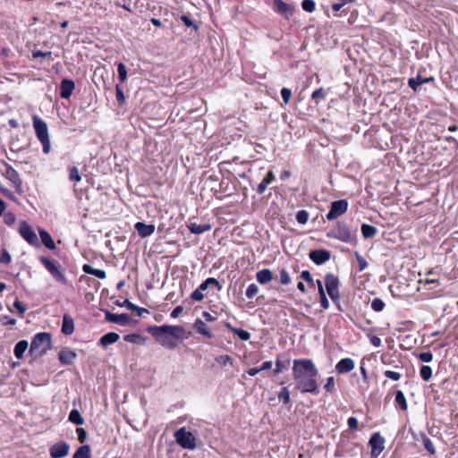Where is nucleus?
<instances>
[{
  "instance_id": "obj_1",
  "label": "nucleus",
  "mask_w": 458,
  "mask_h": 458,
  "mask_svg": "<svg viewBox=\"0 0 458 458\" xmlns=\"http://www.w3.org/2000/svg\"><path fill=\"white\" fill-rule=\"evenodd\" d=\"M157 343L167 349H175L178 341L183 338L185 329L182 326H149L146 328Z\"/></svg>"
},
{
  "instance_id": "obj_2",
  "label": "nucleus",
  "mask_w": 458,
  "mask_h": 458,
  "mask_svg": "<svg viewBox=\"0 0 458 458\" xmlns=\"http://www.w3.org/2000/svg\"><path fill=\"white\" fill-rule=\"evenodd\" d=\"M52 335L50 333L40 332L34 335L29 352L35 359L47 353L51 348Z\"/></svg>"
},
{
  "instance_id": "obj_3",
  "label": "nucleus",
  "mask_w": 458,
  "mask_h": 458,
  "mask_svg": "<svg viewBox=\"0 0 458 458\" xmlns=\"http://www.w3.org/2000/svg\"><path fill=\"white\" fill-rule=\"evenodd\" d=\"M327 236L345 243L356 244L357 242L355 232H352L349 225L343 222H336L332 229L327 233Z\"/></svg>"
},
{
  "instance_id": "obj_4",
  "label": "nucleus",
  "mask_w": 458,
  "mask_h": 458,
  "mask_svg": "<svg viewBox=\"0 0 458 458\" xmlns=\"http://www.w3.org/2000/svg\"><path fill=\"white\" fill-rule=\"evenodd\" d=\"M318 370L311 360L298 359L293 360V378H302L308 376L317 377Z\"/></svg>"
},
{
  "instance_id": "obj_5",
  "label": "nucleus",
  "mask_w": 458,
  "mask_h": 458,
  "mask_svg": "<svg viewBox=\"0 0 458 458\" xmlns=\"http://www.w3.org/2000/svg\"><path fill=\"white\" fill-rule=\"evenodd\" d=\"M32 120H33V126L35 129L37 138L38 139V140L41 142V144L43 146V152L45 154H48L51 147H50L47 125L38 115H34Z\"/></svg>"
},
{
  "instance_id": "obj_6",
  "label": "nucleus",
  "mask_w": 458,
  "mask_h": 458,
  "mask_svg": "<svg viewBox=\"0 0 458 458\" xmlns=\"http://www.w3.org/2000/svg\"><path fill=\"white\" fill-rule=\"evenodd\" d=\"M39 261L56 282L62 284H67V279L62 272L61 265L58 261L45 256L39 257Z\"/></svg>"
},
{
  "instance_id": "obj_7",
  "label": "nucleus",
  "mask_w": 458,
  "mask_h": 458,
  "mask_svg": "<svg viewBox=\"0 0 458 458\" xmlns=\"http://www.w3.org/2000/svg\"><path fill=\"white\" fill-rule=\"evenodd\" d=\"M317 377L308 376L302 378H294L296 381L295 388L301 394H311L314 395L318 394L319 388L317 381Z\"/></svg>"
},
{
  "instance_id": "obj_8",
  "label": "nucleus",
  "mask_w": 458,
  "mask_h": 458,
  "mask_svg": "<svg viewBox=\"0 0 458 458\" xmlns=\"http://www.w3.org/2000/svg\"><path fill=\"white\" fill-rule=\"evenodd\" d=\"M325 286L333 302L337 304V308L339 310H342L340 305L338 304V301L340 300L338 276L331 273L327 274L325 276Z\"/></svg>"
},
{
  "instance_id": "obj_9",
  "label": "nucleus",
  "mask_w": 458,
  "mask_h": 458,
  "mask_svg": "<svg viewBox=\"0 0 458 458\" xmlns=\"http://www.w3.org/2000/svg\"><path fill=\"white\" fill-rule=\"evenodd\" d=\"M174 437L177 444L184 449L193 450L197 446L195 436L191 432L187 431L184 427L177 429Z\"/></svg>"
},
{
  "instance_id": "obj_10",
  "label": "nucleus",
  "mask_w": 458,
  "mask_h": 458,
  "mask_svg": "<svg viewBox=\"0 0 458 458\" xmlns=\"http://www.w3.org/2000/svg\"><path fill=\"white\" fill-rule=\"evenodd\" d=\"M19 233L31 246L39 247L40 243L36 233L26 221H21L19 226Z\"/></svg>"
},
{
  "instance_id": "obj_11",
  "label": "nucleus",
  "mask_w": 458,
  "mask_h": 458,
  "mask_svg": "<svg viewBox=\"0 0 458 458\" xmlns=\"http://www.w3.org/2000/svg\"><path fill=\"white\" fill-rule=\"evenodd\" d=\"M348 201L346 199L335 200L330 205V209L327 214V219L333 221L344 215L348 209Z\"/></svg>"
},
{
  "instance_id": "obj_12",
  "label": "nucleus",
  "mask_w": 458,
  "mask_h": 458,
  "mask_svg": "<svg viewBox=\"0 0 458 458\" xmlns=\"http://www.w3.org/2000/svg\"><path fill=\"white\" fill-rule=\"evenodd\" d=\"M5 172L4 176L9 180L14 186L16 191L19 194L23 192L22 191V181L20 177L19 173L9 164L4 163Z\"/></svg>"
},
{
  "instance_id": "obj_13",
  "label": "nucleus",
  "mask_w": 458,
  "mask_h": 458,
  "mask_svg": "<svg viewBox=\"0 0 458 458\" xmlns=\"http://www.w3.org/2000/svg\"><path fill=\"white\" fill-rule=\"evenodd\" d=\"M371 448V456L377 458L385 449V438L379 432L373 433L369 440Z\"/></svg>"
},
{
  "instance_id": "obj_14",
  "label": "nucleus",
  "mask_w": 458,
  "mask_h": 458,
  "mask_svg": "<svg viewBox=\"0 0 458 458\" xmlns=\"http://www.w3.org/2000/svg\"><path fill=\"white\" fill-rule=\"evenodd\" d=\"M70 445L67 442L59 441L49 448L51 458H64L68 455Z\"/></svg>"
},
{
  "instance_id": "obj_15",
  "label": "nucleus",
  "mask_w": 458,
  "mask_h": 458,
  "mask_svg": "<svg viewBox=\"0 0 458 458\" xmlns=\"http://www.w3.org/2000/svg\"><path fill=\"white\" fill-rule=\"evenodd\" d=\"M105 319L108 322L118 324L120 326H127L131 322V318L129 314H114L110 310H105Z\"/></svg>"
},
{
  "instance_id": "obj_16",
  "label": "nucleus",
  "mask_w": 458,
  "mask_h": 458,
  "mask_svg": "<svg viewBox=\"0 0 458 458\" xmlns=\"http://www.w3.org/2000/svg\"><path fill=\"white\" fill-rule=\"evenodd\" d=\"M309 258L316 265H322L330 259L331 252L325 249L312 250L309 253Z\"/></svg>"
},
{
  "instance_id": "obj_17",
  "label": "nucleus",
  "mask_w": 458,
  "mask_h": 458,
  "mask_svg": "<svg viewBox=\"0 0 458 458\" xmlns=\"http://www.w3.org/2000/svg\"><path fill=\"white\" fill-rule=\"evenodd\" d=\"M272 8L274 12L284 16L286 19H289V17L293 15L294 11V8L292 5L284 3L283 0H274Z\"/></svg>"
},
{
  "instance_id": "obj_18",
  "label": "nucleus",
  "mask_w": 458,
  "mask_h": 458,
  "mask_svg": "<svg viewBox=\"0 0 458 458\" xmlns=\"http://www.w3.org/2000/svg\"><path fill=\"white\" fill-rule=\"evenodd\" d=\"M74 89V81L70 79H64L60 84V97L64 99H69Z\"/></svg>"
},
{
  "instance_id": "obj_19",
  "label": "nucleus",
  "mask_w": 458,
  "mask_h": 458,
  "mask_svg": "<svg viewBox=\"0 0 458 458\" xmlns=\"http://www.w3.org/2000/svg\"><path fill=\"white\" fill-rule=\"evenodd\" d=\"M77 358V353L67 348H63L58 353V360L62 365H72Z\"/></svg>"
},
{
  "instance_id": "obj_20",
  "label": "nucleus",
  "mask_w": 458,
  "mask_h": 458,
  "mask_svg": "<svg viewBox=\"0 0 458 458\" xmlns=\"http://www.w3.org/2000/svg\"><path fill=\"white\" fill-rule=\"evenodd\" d=\"M134 228L141 238H145L151 235L155 231L154 225H146L143 222H137L134 225Z\"/></svg>"
},
{
  "instance_id": "obj_21",
  "label": "nucleus",
  "mask_w": 458,
  "mask_h": 458,
  "mask_svg": "<svg viewBox=\"0 0 458 458\" xmlns=\"http://www.w3.org/2000/svg\"><path fill=\"white\" fill-rule=\"evenodd\" d=\"M61 332L65 335H71L74 332V320L67 313L63 316Z\"/></svg>"
},
{
  "instance_id": "obj_22",
  "label": "nucleus",
  "mask_w": 458,
  "mask_h": 458,
  "mask_svg": "<svg viewBox=\"0 0 458 458\" xmlns=\"http://www.w3.org/2000/svg\"><path fill=\"white\" fill-rule=\"evenodd\" d=\"M354 368V361L351 359V358H344V359H342L340 360L336 366H335V370L338 372V373H348L350 372L351 370H352Z\"/></svg>"
},
{
  "instance_id": "obj_23",
  "label": "nucleus",
  "mask_w": 458,
  "mask_h": 458,
  "mask_svg": "<svg viewBox=\"0 0 458 458\" xmlns=\"http://www.w3.org/2000/svg\"><path fill=\"white\" fill-rule=\"evenodd\" d=\"M193 329L196 331V333L202 335L209 339L214 337V335L209 331L206 323L200 318L196 319L193 324Z\"/></svg>"
},
{
  "instance_id": "obj_24",
  "label": "nucleus",
  "mask_w": 458,
  "mask_h": 458,
  "mask_svg": "<svg viewBox=\"0 0 458 458\" xmlns=\"http://www.w3.org/2000/svg\"><path fill=\"white\" fill-rule=\"evenodd\" d=\"M38 233L42 242V244L47 248L48 250H54L56 248V245L49 234V233L44 229H39Z\"/></svg>"
},
{
  "instance_id": "obj_25",
  "label": "nucleus",
  "mask_w": 458,
  "mask_h": 458,
  "mask_svg": "<svg viewBox=\"0 0 458 458\" xmlns=\"http://www.w3.org/2000/svg\"><path fill=\"white\" fill-rule=\"evenodd\" d=\"M120 338V335L115 332H109L105 334L99 339L98 344L106 347L110 344L116 343Z\"/></svg>"
},
{
  "instance_id": "obj_26",
  "label": "nucleus",
  "mask_w": 458,
  "mask_h": 458,
  "mask_svg": "<svg viewBox=\"0 0 458 458\" xmlns=\"http://www.w3.org/2000/svg\"><path fill=\"white\" fill-rule=\"evenodd\" d=\"M187 228L191 233L201 234L205 232L210 231L212 226L210 224L198 225L196 223H190L187 225Z\"/></svg>"
},
{
  "instance_id": "obj_27",
  "label": "nucleus",
  "mask_w": 458,
  "mask_h": 458,
  "mask_svg": "<svg viewBox=\"0 0 458 458\" xmlns=\"http://www.w3.org/2000/svg\"><path fill=\"white\" fill-rule=\"evenodd\" d=\"M256 278L260 284H266L273 279V273L270 269L264 268L257 272Z\"/></svg>"
},
{
  "instance_id": "obj_28",
  "label": "nucleus",
  "mask_w": 458,
  "mask_h": 458,
  "mask_svg": "<svg viewBox=\"0 0 458 458\" xmlns=\"http://www.w3.org/2000/svg\"><path fill=\"white\" fill-rule=\"evenodd\" d=\"M82 270L89 275L94 276L99 279H105L106 276V271L93 267L89 264H84Z\"/></svg>"
},
{
  "instance_id": "obj_29",
  "label": "nucleus",
  "mask_w": 458,
  "mask_h": 458,
  "mask_svg": "<svg viewBox=\"0 0 458 458\" xmlns=\"http://www.w3.org/2000/svg\"><path fill=\"white\" fill-rule=\"evenodd\" d=\"M29 347V343L28 341L26 340H21L19 341L15 346H14V350H13V353H14V356L17 358V359H22L23 358V355H24V352H26V350L28 349Z\"/></svg>"
},
{
  "instance_id": "obj_30",
  "label": "nucleus",
  "mask_w": 458,
  "mask_h": 458,
  "mask_svg": "<svg viewBox=\"0 0 458 458\" xmlns=\"http://www.w3.org/2000/svg\"><path fill=\"white\" fill-rule=\"evenodd\" d=\"M72 458H91V448L89 445H81L73 454Z\"/></svg>"
},
{
  "instance_id": "obj_31",
  "label": "nucleus",
  "mask_w": 458,
  "mask_h": 458,
  "mask_svg": "<svg viewBox=\"0 0 458 458\" xmlns=\"http://www.w3.org/2000/svg\"><path fill=\"white\" fill-rule=\"evenodd\" d=\"M394 403L402 411H406L408 408L406 398L401 390L395 392Z\"/></svg>"
},
{
  "instance_id": "obj_32",
  "label": "nucleus",
  "mask_w": 458,
  "mask_h": 458,
  "mask_svg": "<svg viewBox=\"0 0 458 458\" xmlns=\"http://www.w3.org/2000/svg\"><path fill=\"white\" fill-rule=\"evenodd\" d=\"M360 230H361L362 236L365 239L373 238L377 233V229L375 226L368 225V224H362Z\"/></svg>"
},
{
  "instance_id": "obj_33",
  "label": "nucleus",
  "mask_w": 458,
  "mask_h": 458,
  "mask_svg": "<svg viewBox=\"0 0 458 458\" xmlns=\"http://www.w3.org/2000/svg\"><path fill=\"white\" fill-rule=\"evenodd\" d=\"M123 340L127 343L136 344H143L145 343V337H143L141 335L133 333L125 335L123 336Z\"/></svg>"
},
{
  "instance_id": "obj_34",
  "label": "nucleus",
  "mask_w": 458,
  "mask_h": 458,
  "mask_svg": "<svg viewBox=\"0 0 458 458\" xmlns=\"http://www.w3.org/2000/svg\"><path fill=\"white\" fill-rule=\"evenodd\" d=\"M69 421H71L76 426H81L84 423V419L82 418L81 412L78 410L73 409L70 411Z\"/></svg>"
},
{
  "instance_id": "obj_35",
  "label": "nucleus",
  "mask_w": 458,
  "mask_h": 458,
  "mask_svg": "<svg viewBox=\"0 0 458 458\" xmlns=\"http://www.w3.org/2000/svg\"><path fill=\"white\" fill-rule=\"evenodd\" d=\"M291 362L290 358H287L285 361H283L280 360V355H277L276 360V369L274 370L275 374H279L283 372L284 370H286L289 367Z\"/></svg>"
},
{
  "instance_id": "obj_36",
  "label": "nucleus",
  "mask_w": 458,
  "mask_h": 458,
  "mask_svg": "<svg viewBox=\"0 0 458 458\" xmlns=\"http://www.w3.org/2000/svg\"><path fill=\"white\" fill-rule=\"evenodd\" d=\"M343 452L354 455L357 450L361 449V445L359 443L347 442L345 445H342Z\"/></svg>"
},
{
  "instance_id": "obj_37",
  "label": "nucleus",
  "mask_w": 458,
  "mask_h": 458,
  "mask_svg": "<svg viewBox=\"0 0 458 458\" xmlns=\"http://www.w3.org/2000/svg\"><path fill=\"white\" fill-rule=\"evenodd\" d=\"M420 439H421V442L423 444V446L424 448L430 454H436V449L433 445V443L431 442V440L427 437V435L425 433H420Z\"/></svg>"
},
{
  "instance_id": "obj_38",
  "label": "nucleus",
  "mask_w": 458,
  "mask_h": 458,
  "mask_svg": "<svg viewBox=\"0 0 458 458\" xmlns=\"http://www.w3.org/2000/svg\"><path fill=\"white\" fill-rule=\"evenodd\" d=\"M424 81L423 77L418 74L415 78H410L408 80V85L412 90L417 91L419 87L424 84Z\"/></svg>"
},
{
  "instance_id": "obj_39",
  "label": "nucleus",
  "mask_w": 458,
  "mask_h": 458,
  "mask_svg": "<svg viewBox=\"0 0 458 458\" xmlns=\"http://www.w3.org/2000/svg\"><path fill=\"white\" fill-rule=\"evenodd\" d=\"M420 375L424 381H428L432 377V369L428 365H423L420 369Z\"/></svg>"
},
{
  "instance_id": "obj_40",
  "label": "nucleus",
  "mask_w": 458,
  "mask_h": 458,
  "mask_svg": "<svg viewBox=\"0 0 458 458\" xmlns=\"http://www.w3.org/2000/svg\"><path fill=\"white\" fill-rule=\"evenodd\" d=\"M31 55L34 59L42 57V58H47L49 61L53 60L52 52H50V51L43 52L41 50L33 49L31 52Z\"/></svg>"
},
{
  "instance_id": "obj_41",
  "label": "nucleus",
  "mask_w": 458,
  "mask_h": 458,
  "mask_svg": "<svg viewBox=\"0 0 458 458\" xmlns=\"http://www.w3.org/2000/svg\"><path fill=\"white\" fill-rule=\"evenodd\" d=\"M278 399L283 402L284 404H288L291 401L290 392L287 387H283L277 394Z\"/></svg>"
},
{
  "instance_id": "obj_42",
  "label": "nucleus",
  "mask_w": 458,
  "mask_h": 458,
  "mask_svg": "<svg viewBox=\"0 0 458 458\" xmlns=\"http://www.w3.org/2000/svg\"><path fill=\"white\" fill-rule=\"evenodd\" d=\"M118 78L121 82H124L127 79V69L123 63L117 64Z\"/></svg>"
},
{
  "instance_id": "obj_43",
  "label": "nucleus",
  "mask_w": 458,
  "mask_h": 458,
  "mask_svg": "<svg viewBox=\"0 0 458 458\" xmlns=\"http://www.w3.org/2000/svg\"><path fill=\"white\" fill-rule=\"evenodd\" d=\"M279 282L283 285H287L291 283L289 273L284 268L279 271Z\"/></svg>"
},
{
  "instance_id": "obj_44",
  "label": "nucleus",
  "mask_w": 458,
  "mask_h": 458,
  "mask_svg": "<svg viewBox=\"0 0 458 458\" xmlns=\"http://www.w3.org/2000/svg\"><path fill=\"white\" fill-rule=\"evenodd\" d=\"M115 96L119 106H123L125 104V96L120 85L115 86Z\"/></svg>"
},
{
  "instance_id": "obj_45",
  "label": "nucleus",
  "mask_w": 458,
  "mask_h": 458,
  "mask_svg": "<svg viewBox=\"0 0 458 458\" xmlns=\"http://www.w3.org/2000/svg\"><path fill=\"white\" fill-rule=\"evenodd\" d=\"M69 179L73 182H80L81 180V176L76 166L69 167Z\"/></svg>"
},
{
  "instance_id": "obj_46",
  "label": "nucleus",
  "mask_w": 458,
  "mask_h": 458,
  "mask_svg": "<svg viewBox=\"0 0 458 458\" xmlns=\"http://www.w3.org/2000/svg\"><path fill=\"white\" fill-rule=\"evenodd\" d=\"M296 220L299 224L305 225L309 220L308 211L302 209L297 212Z\"/></svg>"
},
{
  "instance_id": "obj_47",
  "label": "nucleus",
  "mask_w": 458,
  "mask_h": 458,
  "mask_svg": "<svg viewBox=\"0 0 458 458\" xmlns=\"http://www.w3.org/2000/svg\"><path fill=\"white\" fill-rule=\"evenodd\" d=\"M300 278L304 280L310 286L314 287L315 282L309 270H303L300 275Z\"/></svg>"
},
{
  "instance_id": "obj_48",
  "label": "nucleus",
  "mask_w": 458,
  "mask_h": 458,
  "mask_svg": "<svg viewBox=\"0 0 458 458\" xmlns=\"http://www.w3.org/2000/svg\"><path fill=\"white\" fill-rule=\"evenodd\" d=\"M371 308L374 311H382L385 308V302L379 298H375L371 302Z\"/></svg>"
},
{
  "instance_id": "obj_49",
  "label": "nucleus",
  "mask_w": 458,
  "mask_h": 458,
  "mask_svg": "<svg viewBox=\"0 0 458 458\" xmlns=\"http://www.w3.org/2000/svg\"><path fill=\"white\" fill-rule=\"evenodd\" d=\"M301 7L305 12L312 13L316 8V4L313 0H303Z\"/></svg>"
},
{
  "instance_id": "obj_50",
  "label": "nucleus",
  "mask_w": 458,
  "mask_h": 458,
  "mask_svg": "<svg viewBox=\"0 0 458 458\" xmlns=\"http://www.w3.org/2000/svg\"><path fill=\"white\" fill-rule=\"evenodd\" d=\"M233 334L236 335L241 340L248 341L250 338V334L242 328L233 329Z\"/></svg>"
},
{
  "instance_id": "obj_51",
  "label": "nucleus",
  "mask_w": 458,
  "mask_h": 458,
  "mask_svg": "<svg viewBox=\"0 0 458 458\" xmlns=\"http://www.w3.org/2000/svg\"><path fill=\"white\" fill-rule=\"evenodd\" d=\"M354 255L358 262L359 271L361 272L368 267V262L358 251H355Z\"/></svg>"
},
{
  "instance_id": "obj_52",
  "label": "nucleus",
  "mask_w": 458,
  "mask_h": 458,
  "mask_svg": "<svg viewBox=\"0 0 458 458\" xmlns=\"http://www.w3.org/2000/svg\"><path fill=\"white\" fill-rule=\"evenodd\" d=\"M181 20L186 27H192L195 31L199 30V26L188 15H182Z\"/></svg>"
},
{
  "instance_id": "obj_53",
  "label": "nucleus",
  "mask_w": 458,
  "mask_h": 458,
  "mask_svg": "<svg viewBox=\"0 0 458 458\" xmlns=\"http://www.w3.org/2000/svg\"><path fill=\"white\" fill-rule=\"evenodd\" d=\"M13 307L17 310V311L19 313V316L21 318H23L24 313L27 310V307L21 301H20L19 300H16L13 302Z\"/></svg>"
},
{
  "instance_id": "obj_54",
  "label": "nucleus",
  "mask_w": 458,
  "mask_h": 458,
  "mask_svg": "<svg viewBox=\"0 0 458 458\" xmlns=\"http://www.w3.org/2000/svg\"><path fill=\"white\" fill-rule=\"evenodd\" d=\"M324 388L326 389V391L327 393H330V394L335 393V379L333 377H329L327 379V383L325 384Z\"/></svg>"
},
{
  "instance_id": "obj_55",
  "label": "nucleus",
  "mask_w": 458,
  "mask_h": 458,
  "mask_svg": "<svg viewBox=\"0 0 458 458\" xmlns=\"http://www.w3.org/2000/svg\"><path fill=\"white\" fill-rule=\"evenodd\" d=\"M12 260L11 255L5 248L2 249L0 256V263L9 264Z\"/></svg>"
},
{
  "instance_id": "obj_56",
  "label": "nucleus",
  "mask_w": 458,
  "mask_h": 458,
  "mask_svg": "<svg viewBox=\"0 0 458 458\" xmlns=\"http://www.w3.org/2000/svg\"><path fill=\"white\" fill-rule=\"evenodd\" d=\"M311 98L315 100L318 103V99H325L326 98V93L324 92L323 88H319L313 91L311 95Z\"/></svg>"
},
{
  "instance_id": "obj_57",
  "label": "nucleus",
  "mask_w": 458,
  "mask_h": 458,
  "mask_svg": "<svg viewBox=\"0 0 458 458\" xmlns=\"http://www.w3.org/2000/svg\"><path fill=\"white\" fill-rule=\"evenodd\" d=\"M259 288L255 284H251L246 290V296L248 299H252L258 293Z\"/></svg>"
},
{
  "instance_id": "obj_58",
  "label": "nucleus",
  "mask_w": 458,
  "mask_h": 458,
  "mask_svg": "<svg viewBox=\"0 0 458 458\" xmlns=\"http://www.w3.org/2000/svg\"><path fill=\"white\" fill-rule=\"evenodd\" d=\"M216 361L221 365L233 364V359L229 355H220L216 358Z\"/></svg>"
},
{
  "instance_id": "obj_59",
  "label": "nucleus",
  "mask_w": 458,
  "mask_h": 458,
  "mask_svg": "<svg viewBox=\"0 0 458 458\" xmlns=\"http://www.w3.org/2000/svg\"><path fill=\"white\" fill-rule=\"evenodd\" d=\"M281 96L284 103L287 105L292 98V90L288 88H283L281 89Z\"/></svg>"
},
{
  "instance_id": "obj_60",
  "label": "nucleus",
  "mask_w": 458,
  "mask_h": 458,
  "mask_svg": "<svg viewBox=\"0 0 458 458\" xmlns=\"http://www.w3.org/2000/svg\"><path fill=\"white\" fill-rule=\"evenodd\" d=\"M418 358L422 362H430L433 360V354L430 352H420Z\"/></svg>"
},
{
  "instance_id": "obj_61",
  "label": "nucleus",
  "mask_w": 458,
  "mask_h": 458,
  "mask_svg": "<svg viewBox=\"0 0 458 458\" xmlns=\"http://www.w3.org/2000/svg\"><path fill=\"white\" fill-rule=\"evenodd\" d=\"M115 304L119 307H126L128 310H136V305L133 304L132 302H131L129 300H125L123 301V302H121L120 301H115Z\"/></svg>"
},
{
  "instance_id": "obj_62",
  "label": "nucleus",
  "mask_w": 458,
  "mask_h": 458,
  "mask_svg": "<svg viewBox=\"0 0 458 458\" xmlns=\"http://www.w3.org/2000/svg\"><path fill=\"white\" fill-rule=\"evenodd\" d=\"M16 216L13 213L8 212L4 216V222L7 225H12L15 223Z\"/></svg>"
},
{
  "instance_id": "obj_63",
  "label": "nucleus",
  "mask_w": 458,
  "mask_h": 458,
  "mask_svg": "<svg viewBox=\"0 0 458 458\" xmlns=\"http://www.w3.org/2000/svg\"><path fill=\"white\" fill-rule=\"evenodd\" d=\"M385 377L387 378H390L392 380L397 381L401 378V374L399 372L392 371V370H386L384 372Z\"/></svg>"
},
{
  "instance_id": "obj_64",
  "label": "nucleus",
  "mask_w": 458,
  "mask_h": 458,
  "mask_svg": "<svg viewBox=\"0 0 458 458\" xmlns=\"http://www.w3.org/2000/svg\"><path fill=\"white\" fill-rule=\"evenodd\" d=\"M191 298L195 301H201L204 299V294L199 288H197L191 293Z\"/></svg>"
}]
</instances>
